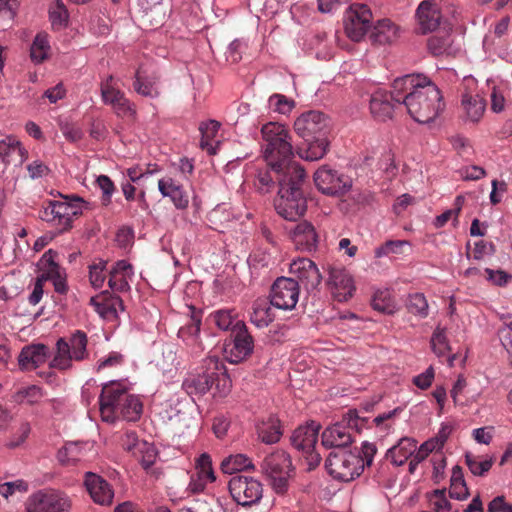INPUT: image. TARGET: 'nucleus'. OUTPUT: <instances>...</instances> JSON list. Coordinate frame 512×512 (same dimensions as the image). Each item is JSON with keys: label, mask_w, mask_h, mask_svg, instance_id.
<instances>
[{"label": "nucleus", "mask_w": 512, "mask_h": 512, "mask_svg": "<svg viewBox=\"0 0 512 512\" xmlns=\"http://www.w3.org/2000/svg\"><path fill=\"white\" fill-rule=\"evenodd\" d=\"M395 102L405 106L409 115L419 123L434 120L444 109L438 87L423 74H407L394 80Z\"/></svg>", "instance_id": "f257e3e1"}, {"label": "nucleus", "mask_w": 512, "mask_h": 512, "mask_svg": "<svg viewBox=\"0 0 512 512\" xmlns=\"http://www.w3.org/2000/svg\"><path fill=\"white\" fill-rule=\"evenodd\" d=\"M275 176L279 186L274 200L275 209L282 218L297 221L307 210V200L303 192L305 170L302 166H292Z\"/></svg>", "instance_id": "f03ea898"}, {"label": "nucleus", "mask_w": 512, "mask_h": 512, "mask_svg": "<svg viewBox=\"0 0 512 512\" xmlns=\"http://www.w3.org/2000/svg\"><path fill=\"white\" fill-rule=\"evenodd\" d=\"M261 134L264 141V159L274 174H279L292 166H300L292 161L294 153L291 135L285 125L268 122L262 126Z\"/></svg>", "instance_id": "7ed1b4c3"}, {"label": "nucleus", "mask_w": 512, "mask_h": 512, "mask_svg": "<svg viewBox=\"0 0 512 512\" xmlns=\"http://www.w3.org/2000/svg\"><path fill=\"white\" fill-rule=\"evenodd\" d=\"M376 452V446L369 442L362 444L361 452L347 449L332 450L327 456L325 466L334 479L352 481L361 475L365 466L372 464Z\"/></svg>", "instance_id": "20e7f679"}, {"label": "nucleus", "mask_w": 512, "mask_h": 512, "mask_svg": "<svg viewBox=\"0 0 512 512\" xmlns=\"http://www.w3.org/2000/svg\"><path fill=\"white\" fill-rule=\"evenodd\" d=\"M64 201H48L39 211V218L52 227L58 233H63L72 228V222L83 213L86 202L77 196H66Z\"/></svg>", "instance_id": "39448f33"}, {"label": "nucleus", "mask_w": 512, "mask_h": 512, "mask_svg": "<svg viewBox=\"0 0 512 512\" xmlns=\"http://www.w3.org/2000/svg\"><path fill=\"white\" fill-rule=\"evenodd\" d=\"M88 337L82 330L74 331L68 338H59L56 352L49 367L66 371L73 367V361L81 362L89 357Z\"/></svg>", "instance_id": "423d86ee"}, {"label": "nucleus", "mask_w": 512, "mask_h": 512, "mask_svg": "<svg viewBox=\"0 0 512 512\" xmlns=\"http://www.w3.org/2000/svg\"><path fill=\"white\" fill-rule=\"evenodd\" d=\"M261 471L277 494L287 492L288 480L293 472L292 461L288 453L283 450L270 453L262 460Z\"/></svg>", "instance_id": "0eeeda50"}, {"label": "nucleus", "mask_w": 512, "mask_h": 512, "mask_svg": "<svg viewBox=\"0 0 512 512\" xmlns=\"http://www.w3.org/2000/svg\"><path fill=\"white\" fill-rule=\"evenodd\" d=\"M361 420L356 412L349 411L342 421L327 427L321 435V444L326 449H346L353 442L352 430H359Z\"/></svg>", "instance_id": "6e6552de"}, {"label": "nucleus", "mask_w": 512, "mask_h": 512, "mask_svg": "<svg viewBox=\"0 0 512 512\" xmlns=\"http://www.w3.org/2000/svg\"><path fill=\"white\" fill-rule=\"evenodd\" d=\"M71 500L55 489H42L31 494L25 503V512H68Z\"/></svg>", "instance_id": "1a4fd4ad"}, {"label": "nucleus", "mask_w": 512, "mask_h": 512, "mask_svg": "<svg viewBox=\"0 0 512 512\" xmlns=\"http://www.w3.org/2000/svg\"><path fill=\"white\" fill-rule=\"evenodd\" d=\"M320 425L314 421L304 426H299L291 436L294 448L302 451L308 465V470L315 469L321 462V456L315 451Z\"/></svg>", "instance_id": "9d476101"}, {"label": "nucleus", "mask_w": 512, "mask_h": 512, "mask_svg": "<svg viewBox=\"0 0 512 512\" xmlns=\"http://www.w3.org/2000/svg\"><path fill=\"white\" fill-rule=\"evenodd\" d=\"M218 360L210 358L207 361L206 369L202 373L190 375L183 382V388L189 395H202L208 392L212 386L219 382L226 381V374Z\"/></svg>", "instance_id": "9b49d317"}, {"label": "nucleus", "mask_w": 512, "mask_h": 512, "mask_svg": "<svg viewBox=\"0 0 512 512\" xmlns=\"http://www.w3.org/2000/svg\"><path fill=\"white\" fill-rule=\"evenodd\" d=\"M128 394V388L120 382L112 381L103 385L99 396V410L104 422L116 421L117 408H121Z\"/></svg>", "instance_id": "f8f14e48"}, {"label": "nucleus", "mask_w": 512, "mask_h": 512, "mask_svg": "<svg viewBox=\"0 0 512 512\" xmlns=\"http://www.w3.org/2000/svg\"><path fill=\"white\" fill-rule=\"evenodd\" d=\"M372 13L365 4H352L344 15V30L349 39L359 42L371 27Z\"/></svg>", "instance_id": "ddd939ff"}, {"label": "nucleus", "mask_w": 512, "mask_h": 512, "mask_svg": "<svg viewBox=\"0 0 512 512\" xmlns=\"http://www.w3.org/2000/svg\"><path fill=\"white\" fill-rule=\"evenodd\" d=\"M229 491L239 505L251 506L262 498L263 486L259 480L253 477L237 475L230 479Z\"/></svg>", "instance_id": "4468645a"}, {"label": "nucleus", "mask_w": 512, "mask_h": 512, "mask_svg": "<svg viewBox=\"0 0 512 512\" xmlns=\"http://www.w3.org/2000/svg\"><path fill=\"white\" fill-rule=\"evenodd\" d=\"M114 78L110 75L101 83V97L106 105H110L114 113L121 118L134 119L136 106L132 103L123 91L115 86Z\"/></svg>", "instance_id": "2eb2a0df"}, {"label": "nucleus", "mask_w": 512, "mask_h": 512, "mask_svg": "<svg viewBox=\"0 0 512 512\" xmlns=\"http://www.w3.org/2000/svg\"><path fill=\"white\" fill-rule=\"evenodd\" d=\"M314 182L319 191L330 196H342L352 187L349 176L339 174L328 166H322L314 173Z\"/></svg>", "instance_id": "dca6fc26"}, {"label": "nucleus", "mask_w": 512, "mask_h": 512, "mask_svg": "<svg viewBox=\"0 0 512 512\" xmlns=\"http://www.w3.org/2000/svg\"><path fill=\"white\" fill-rule=\"evenodd\" d=\"M329 125V118L324 113L310 110L302 113L295 120L294 130L305 141H310L312 138L326 137Z\"/></svg>", "instance_id": "f3484780"}, {"label": "nucleus", "mask_w": 512, "mask_h": 512, "mask_svg": "<svg viewBox=\"0 0 512 512\" xmlns=\"http://www.w3.org/2000/svg\"><path fill=\"white\" fill-rule=\"evenodd\" d=\"M231 336L232 341L226 344L225 352L228 361L236 364L252 354L254 341L244 322H236Z\"/></svg>", "instance_id": "a211bd4d"}, {"label": "nucleus", "mask_w": 512, "mask_h": 512, "mask_svg": "<svg viewBox=\"0 0 512 512\" xmlns=\"http://www.w3.org/2000/svg\"><path fill=\"white\" fill-rule=\"evenodd\" d=\"M271 304L283 310L295 308L299 298V285L293 278H277L271 288Z\"/></svg>", "instance_id": "6ab92c4d"}, {"label": "nucleus", "mask_w": 512, "mask_h": 512, "mask_svg": "<svg viewBox=\"0 0 512 512\" xmlns=\"http://www.w3.org/2000/svg\"><path fill=\"white\" fill-rule=\"evenodd\" d=\"M290 273L295 277L298 285L307 291L316 289L322 280L317 265L308 258H298L290 264Z\"/></svg>", "instance_id": "aec40b11"}, {"label": "nucleus", "mask_w": 512, "mask_h": 512, "mask_svg": "<svg viewBox=\"0 0 512 512\" xmlns=\"http://www.w3.org/2000/svg\"><path fill=\"white\" fill-rule=\"evenodd\" d=\"M396 106H398V104L395 102L394 82L392 83L390 92L378 90L371 96L370 111L373 117L378 121L385 122L392 119Z\"/></svg>", "instance_id": "412c9836"}, {"label": "nucleus", "mask_w": 512, "mask_h": 512, "mask_svg": "<svg viewBox=\"0 0 512 512\" xmlns=\"http://www.w3.org/2000/svg\"><path fill=\"white\" fill-rule=\"evenodd\" d=\"M327 284L339 302L347 301L352 297L355 290L352 277L343 268L331 267Z\"/></svg>", "instance_id": "4be33fe9"}, {"label": "nucleus", "mask_w": 512, "mask_h": 512, "mask_svg": "<svg viewBox=\"0 0 512 512\" xmlns=\"http://www.w3.org/2000/svg\"><path fill=\"white\" fill-rule=\"evenodd\" d=\"M84 484L95 503L99 505H109L112 503L114 491L103 477L92 472H87L85 474Z\"/></svg>", "instance_id": "5701e85b"}, {"label": "nucleus", "mask_w": 512, "mask_h": 512, "mask_svg": "<svg viewBox=\"0 0 512 512\" xmlns=\"http://www.w3.org/2000/svg\"><path fill=\"white\" fill-rule=\"evenodd\" d=\"M418 29L426 34L434 31L440 24V8L435 0L422 1L416 10Z\"/></svg>", "instance_id": "b1692460"}, {"label": "nucleus", "mask_w": 512, "mask_h": 512, "mask_svg": "<svg viewBox=\"0 0 512 512\" xmlns=\"http://www.w3.org/2000/svg\"><path fill=\"white\" fill-rule=\"evenodd\" d=\"M49 349L44 344H30L22 348L18 355V365L22 371H31L44 364L48 358Z\"/></svg>", "instance_id": "393cba45"}, {"label": "nucleus", "mask_w": 512, "mask_h": 512, "mask_svg": "<svg viewBox=\"0 0 512 512\" xmlns=\"http://www.w3.org/2000/svg\"><path fill=\"white\" fill-rule=\"evenodd\" d=\"M108 276V285L113 292H127L130 290L129 280L133 276L132 265L120 260L108 270Z\"/></svg>", "instance_id": "a878e982"}, {"label": "nucleus", "mask_w": 512, "mask_h": 512, "mask_svg": "<svg viewBox=\"0 0 512 512\" xmlns=\"http://www.w3.org/2000/svg\"><path fill=\"white\" fill-rule=\"evenodd\" d=\"M158 189L163 197H169L177 209H185L189 204V197L183 186L171 177L158 181Z\"/></svg>", "instance_id": "bb28decb"}, {"label": "nucleus", "mask_w": 512, "mask_h": 512, "mask_svg": "<svg viewBox=\"0 0 512 512\" xmlns=\"http://www.w3.org/2000/svg\"><path fill=\"white\" fill-rule=\"evenodd\" d=\"M291 237L297 249L312 251L316 248L318 237L311 223H298L291 232Z\"/></svg>", "instance_id": "cd10ccee"}, {"label": "nucleus", "mask_w": 512, "mask_h": 512, "mask_svg": "<svg viewBox=\"0 0 512 512\" xmlns=\"http://www.w3.org/2000/svg\"><path fill=\"white\" fill-rule=\"evenodd\" d=\"M90 305L103 318L115 316L117 307L123 309L122 299L118 296H111L107 291L91 297Z\"/></svg>", "instance_id": "c85d7f7f"}, {"label": "nucleus", "mask_w": 512, "mask_h": 512, "mask_svg": "<svg viewBox=\"0 0 512 512\" xmlns=\"http://www.w3.org/2000/svg\"><path fill=\"white\" fill-rule=\"evenodd\" d=\"M416 444L417 441L415 439L403 437L387 451V458L395 466H402L408 460H412V455L416 451Z\"/></svg>", "instance_id": "c756f323"}, {"label": "nucleus", "mask_w": 512, "mask_h": 512, "mask_svg": "<svg viewBox=\"0 0 512 512\" xmlns=\"http://www.w3.org/2000/svg\"><path fill=\"white\" fill-rule=\"evenodd\" d=\"M25 154V149L15 137L7 136L0 141V158L5 164H22Z\"/></svg>", "instance_id": "7c9ffc66"}, {"label": "nucleus", "mask_w": 512, "mask_h": 512, "mask_svg": "<svg viewBox=\"0 0 512 512\" xmlns=\"http://www.w3.org/2000/svg\"><path fill=\"white\" fill-rule=\"evenodd\" d=\"M397 37L398 27L389 19L379 20L370 34L371 41L379 45L390 44Z\"/></svg>", "instance_id": "2f4dec72"}, {"label": "nucleus", "mask_w": 512, "mask_h": 512, "mask_svg": "<svg viewBox=\"0 0 512 512\" xmlns=\"http://www.w3.org/2000/svg\"><path fill=\"white\" fill-rule=\"evenodd\" d=\"M220 124L215 120H210L207 123H202L199 127L201 132L200 147L206 150L209 154L214 155L217 153L219 141L215 140L218 133Z\"/></svg>", "instance_id": "473e14b6"}, {"label": "nucleus", "mask_w": 512, "mask_h": 512, "mask_svg": "<svg viewBox=\"0 0 512 512\" xmlns=\"http://www.w3.org/2000/svg\"><path fill=\"white\" fill-rule=\"evenodd\" d=\"M258 437L266 444L278 442L282 436L280 420L270 416L266 421H262L257 426Z\"/></svg>", "instance_id": "72a5a7b5"}, {"label": "nucleus", "mask_w": 512, "mask_h": 512, "mask_svg": "<svg viewBox=\"0 0 512 512\" xmlns=\"http://www.w3.org/2000/svg\"><path fill=\"white\" fill-rule=\"evenodd\" d=\"M328 149V140L326 137H316L307 141L306 148H299L298 155L307 161H316L325 156Z\"/></svg>", "instance_id": "f704fd0d"}, {"label": "nucleus", "mask_w": 512, "mask_h": 512, "mask_svg": "<svg viewBox=\"0 0 512 512\" xmlns=\"http://www.w3.org/2000/svg\"><path fill=\"white\" fill-rule=\"evenodd\" d=\"M190 310L191 319L189 323L179 329L178 336L187 344L194 345L198 341L202 315L201 311H197L194 307H190Z\"/></svg>", "instance_id": "c9c22d12"}, {"label": "nucleus", "mask_w": 512, "mask_h": 512, "mask_svg": "<svg viewBox=\"0 0 512 512\" xmlns=\"http://www.w3.org/2000/svg\"><path fill=\"white\" fill-rule=\"evenodd\" d=\"M116 420L119 418L126 419L128 421H136L140 418L143 410V404L140 398L134 394L129 393L127 400L121 408H117Z\"/></svg>", "instance_id": "e433bc0d"}, {"label": "nucleus", "mask_w": 512, "mask_h": 512, "mask_svg": "<svg viewBox=\"0 0 512 512\" xmlns=\"http://www.w3.org/2000/svg\"><path fill=\"white\" fill-rule=\"evenodd\" d=\"M431 348L438 357H448L449 364L452 365L455 355L450 356V345L446 336L445 328L437 326L431 337Z\"/></svg>", "instance_id": "4c0bfd02"}, {"label": "nucleus", "mask_w": 512, "mask_h": 512, "mask_svg": "<svg viewBox=\"0 0 512 512\" xmlns=\"http://www.w3.org/2000/svg\"><path fill=\"white\" fill-rule=\"evenodd\" d=\"M56 253L48 250L40 259L41 274L37 277L42 282L51 281L62 274L59 265L55 262Z\"/></svg>", "instance_id": "58836bf2"}, {"label": "nucleus", "mask_w": 512, "mask_h": 512, "mask_svg": "<svg viewBox=\"0 0 512 512\" xmlns=\"http://www.w3.org/2000/svg\"><path fill=\"white\" fill-rule=\"evenodd\" d=\"M220 468L225 474H234L243 470L254 469V465L246 455L235 454L224 458Z\"/></svg>", "instance_id": "ea45409f"}, {"label": "nucleus", "mask_w": 512, "mask_h": 512, "mask_svg": "<svg viewBox=\"0 0 512 512\" xmlns=\"http://www.w3.org/2000/svg\"><path fill=\"white\" fill-rule=\"evenodd\" d=\"M159 77L151 76V77H143L141 72L138 70L135 74V80L133 83L134 90L145 97H157L160 92L157 87V81Z\"/></svg>", "instance_id": "a19ab883"}, {"label": "nucleus", "mask_w": 512, "mask_h": 512, "mask_svg": "<svg viewBox=\"0 0 512 512\" xmlns=\"http://www.w3.org/2000/svg\"><path fill=\"white\" fill-rule=\"evenodd\" d=\"M462 105L466 111L467 117L473 122L480 120L486 107V103L482 97L469 94L463 95Z\"/></svg>", "instance_id": "79ce46f5"}, {"label": "nucleus", "mask_w": 512, "mask_h": 512, "mask_svg": "<svg viewBox=\"0 0 512 512\" xmlns=\"http://www.w3.org/2000/svg\"><path fill=\"white\" fill-rule=\"evenodd\" d=\"M49 52L50 45L48 35L45 33H38L30 48L31 60L36 64H40L48 58Z\"/></svg>", "instance_id": "37998d69"}, {"label": "nucleus", "mask_w": 512, "mask_h": 512, "mask_svg": "<svg viewBox=\"0 0 512 512\" xmlns=\"http://www.w3.org/2000/svg\"><path fill=\"white\" fill-rule=\"evenodd\" d=\"M209 320L213 322L219 329L233 331L236 322H242L237 319V313L234 309H219L209 315Z\"/></svg>", "instance_id": "c03bdc74"}, {"label": "nucleus", "mask_w": 512, "mask_h": 512, "mask_svg": "<svg viewBox=\"0 0 512 512\" xmlns=\"http://www.w3.org/2000/svg\"><path fill=\"white\" fill-rule=\"evenodd\" d=\"M451 44V35L448 32H439L429 38L427 45L433 55L439 56L448 53Z\"/></svg>", "instance_id": "a18cd8bd"}, {"label": "nucleus", "mask_w": 512, "mask_h": 512, "mask_svg": "<svg viewBox=\"0 0 512 512\" xmlns=\"http://www.w3.org/2000/svg\"><path fill=\"white\" fill-rule=\"evenodd\" d=\"M407 310L420 318L428 316V302L422 293L410 294L406 303Z\"/></svg>", "instance_id": "49530a36"}, {"label": "nucleus", "mask_w": 512, "mask_h": 512, "mask_svg": "<svg viewBox=\"0 0 512 512\" xmlns=\"http://www.w3.org/2000/svg\"><path fill=\"white\" fill-rule=\"evenodd\" d=\"M465 458L466 465L468 466L471 473L474 474L475 476H483L491 469L493 465L492 458L482 459L481 457L475 456L470 453H467Z\"/></svg>", "instance_id": "de8ad7c7"}, {"label": "nucleus", "mask_w": 512, "mask_h": 512, "mask_svg": "<svg viewBox=\"0 0 512 512\" xmlns=\"http://www.w3.org/2000/svg\"><path fill=\"white\" fill-rule=\"evenodd\" d=\"M372 307L382 313L392 314L395 311V304L388 290L378 291L372 299Z\"/></svg>", "instance_id": "09e8293b"}, {"label": "nucleus", "mask_w": 512, "mask_h": 512, "mask_svg": "<svg viewBox=\"0 0 512 512\" xmlns=\"http://www.w3.org/2000/svg\"><path fill=\"white\" fill-rule=\"evenodd\" d=\"M196 473L195 475L199 478L206 480L207 482H214L216 477L212 468V460L209 454L203 453L199 456L196 461Z\"/></svg>", "instance_id": "8fccbe9b"}, {"label": "nucleus", "mask_w": 512, "mask_h": 512, "mask_svg": "<svg viewBox=\"0 0 512 512\" xmlns=\"http://www.w3.org/2000/svg\"><path fill=\"white\" fill-rule=\"evenodd\" d=\"M434 450L437 449L433 442L430 440L422 443L419 448L416 447V451L412 455V460L409 461V472L413 474L417 466L423 462Z\"/></svg>", "instance_id": "3c124183"}, {"label": "nucleus", "mask_w": 512, "mask_h": 512, "mask_svg": "<svg viewBox=\"0 0 512 512\" xmlns=\"http://www.w3.org/2000/svg\"><path fill=\"white\" fill-rule=\"evenodd\" d=\"M137 455H134L141 463L144 469H149L157 458V451L153 444L148 442L140 443Z\"/></svg>", "instance_id": "603ef678"}, {"label": "nucleus", "mask_w": 512, "mask_h": 512, "mask_svg": "<svg viewBox=\"0 0 512 512\" xmlns=\"http://www.w3.org/2000/svg\"><path fill=\"white\" fill-rule=\"evenodd\" d=\"M44 396L42 389L36 385H31L25 388L19 389L14 398L15 401L22 403L26 401L29 404L37 403Z\"/></svg>", "instance_id": "864d4df0"}, {"label": "nucleus", "mask_w": 512, "mask_h": 512, "mask_svg": "<svg viewBox=\"0 0 512 512\" xmlns=\"http://www.w3.org/2000/svg\"><path fill=\"white\" fill-rule=\"evenodd\" d=\"M50 20L53 26H63L68 21V11L63 0H55L49 9Z\"/></svg>", "instance_id": "5fc2aeb1"}, {"label": "nucleus", "mask_w": 512, "mask_h": 512, "mask_svg": "<svg viewBox=\"0 0 512 512\" xmlns=\"http://www.w3.org/2000/svg\"><path fill=\"white\" fill-rule=\"evenodd\" d=\"M106 265L107 262L100 260L97 263H93L89 267V279L92 286L96 289L102 288L106 279Z\"/></svg>", "instance_id": "6e6d98bb"}, {"label": "nucleus", "mask_w": 512, "mask_h": 512, "mask_svg": "<svg viewBox=\"0 0 512 512\" xmlns=\"http://www.w3.org/2000/svg\"><path fill=\"white\" fill-rule=\"evenodd\" d=\"M254 185L260 193L270 192L275 185L271 171L268 168L259 170L255 177Z\"/></svg>", "instance_id": "4d7b16f0"}, {"label": "nucleus", "mask_w": 512, "mask_h": 512, "mask_svg": "<svg viewBox=\"0 0 512 512\" xmlns=\"http://www.w3.org/2000/svg\"><path fill=\"white\" fill-rule=\"evenodd\" d=\"M429 501L433 507L435 512L442 511H450L451 503L448 501L446 497V489H436L434 490L429 497Z\"/></svg>", "instance_id": "13d9d810"}, {"label": "nucleus", "mask_w": 512, "mask_h": 512, "mask_svg": "<svg viewBox=\"0 0 512 512\" xmlns=\"http://www.w3.org/2000/svg\"><path fill=\"white\" fill-rule=\"evenodd\" d=\"M98 187L102 191V204L108 206L111 203L112 195L116 190L113 181L106 175H100L96 179Z\"/></svg>", "instance_id": "bf43d9fd"}, {"label": "nucleus", "mask_w": 512, "mask_h": 512, "mask_svg": "<svg viewBox=\"0 0 512 512\" xmlns=\"http://www.w3.org/2000/svg\"><path fill=\"white\" fill-rule=\"evenodd\" d=\"M294 106V102L288 100L284 95L274 94L269 98V107L280 114L289 113Z\"/></svg>", "instance_id": "052dcab7"}, {"label": "nucleus", "mask_w": 512, "mask_h": 512, "mask_svg": "<svg viewBox=\"0 0 512 512\" xmlns=\"http://www.w3.org/2000/svg\"><path fill=\"white\" fill-rule=\"evenodd\" d=\"M407 241L403 240H389L375 249V256L380 258L390 254H399L402 252V247L407 245Z\"/></svg>", "instance_id": "680f3d73"}, {"label": "nucleus", "mask_w": 512, "mask_h": 512, "mask_svg": "<svg viewBox=\"0 0 512 512\" xmlns=\"http://www.w3.org/2000/svg\"><path fill=\"white\" fill-rule=\"evenodd\" d=\"M431 462L433 465L432 479L435 483H440L444 479V470L446 467V458L442 453H435Z\"/></svg>", "instance_id": "e2e57ef3"}, {"label": "nucleus", "mask_w": 512, "mask_h": 512, "mask_svg": "<svg viewBox=\"0 0 512 512\" xmlns=\"http://www.w3.org/2000/svg\"><path fill=\"white\" fill-rule=\"evenodd\" d=\"M122 446L125 450L130 451L133 455H137V450L140 447V443H145L146 441H140L138 439L137 433L135 431H126L122 437Z\"/></svg>", "instance_id": "0e129e2a"}, {"label": "nucleus", "mask_w": 512, "mask_h": 512, "mask_svg": "<svg viewBox=\"0 0 512 512\" xmlns=\"http://www.w3.org/2000/svg\"><path fill=\"white\" fill-rule=\"evenodd\" d=\"M463 201H464L463 197L458 196L455 200V204L457 206L456 209L447 210L444 213H442L441 215L437 216L435 219L434 225L437 228H441L451 219L452 215L455 214L457 216L461 210V205H462Z\"/></svg>", "instance_id": "69168bd1"}, {"label": "nucleus", "mask_w": 512, "mask_h": 512, "mask_svg": "<svg viewBox=\"0 0 512 512\" xmlns=\"http://www.w3.org/2000/svg\"><path fill=\"white\" fill-rule=\"evenodd\" d=\"M27 489L28 485L24 481L6 482L0 485V494L3 497L8 498L16 490L26 492Z\"/></svg>", "instance_id": "338daca9"}, {"label": "nucleus", "mask_w": 512, "mask_h": 512, "mask_svg": "<svg viewBox=\"0 0 512 512\" xmlns=\"http://www.w3.org/2000/svg\"><path fill=\"white\" fill-rule=\"evenodd\" d=\"M434 379V369L432 367L427 368L423 373L417 375L413 379V383L420 389H427L430 387Z\"/></svg>", "instance_id": "774afa93"}]
</instances>
